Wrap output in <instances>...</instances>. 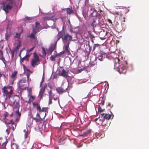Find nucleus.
Returning <instances> with one entry per match:
<instances>
[{
    "label": "nucleus",
    "mask_w": 149,
    "mask_h": 149,
    "mask_svg": "<svg viewBox=\"0 0 149 149\" xmlns=\"http://www.w3.org/2000/svg\"><path fill=\"white\" fill-rule=\"evenodd\" d=\"M33 106L36 107L38 112L37 113L36 117L33 118V120H35L37 123H40L43 118H45L46 113L48 112V107H42L41 109L40 104L35 103L33 104Z\"/></svg>",
    "instance_id": "f257e3e1"
},
{
    "label": "nucleus",
    "mask_w": 149,
    "mask_h": 149,
    "mask_svg": "<svg viewBox=\"0 0 149 149\" xmlns=\"http://www.w3.org/2000/svg\"><path fill=\"white\" fill-rule=\"evenodd\" d=\"M116 63L114 64V68L118 69L120 72L125 74L128 68V64L126 61L122 60L120 61L119 58L115 59Z\"/></svg>",
    "instance_id": "f03ea898"
},
{
    "label": "nucleus",
    "mask_w": 149,
    "mask_h": 149,
    "mask_svg": "<svg viewBox=\"0 0 149 149\" xmlns=\"http://www.w3.org/2000/svg\"><path fill=\"white\" fill-rule=\"evenodd\" d=\"M19 2V0H7L3 5V9L7 14L8 13L9 10H11L13 7H17L18 5Z\"/></svg>",
    "instance_id": "7ed1b4c3"
},
{
    "label": "nucleus",
    "mask_w": 149,
    "mask_h": 149,
    "mask_svg": "<svg viewBox=\"0 0 149 149\" xmlns=\"http://www.w3.org/2000/svg\"><path fill=\"white\" fill-rule=\"evenodd\" d=\"M30 74H27L26 75L27 80L26 77H24L22 78L17 83L18 87L19 89L22 90L26 89V87L25 86L26 83L27 81L29 83V81H31V79H29Z\"/></svg>",
    "instance_id": "20e7f679"
},
{
    "label": "nucleus",
    "mask_w": 149,
    "mask_h": 149,
    "mask_svg": "<svg viewBox=\"0 0 149 149\" xmlns=\"http://www.w3.org/2000/svg\"><path fill=\"white\" fill-rule=\"evenodd\" d=\"M3 95L6 97V99L10 98L13 94V87L11 86H4L2 88Z\"/></svg>",
    "instance_id": "39448f33"
},
{
    "label": "nucleus",
    "mask_w": 149,
    "mask_h": 149,
    "mask_svg": "<svg viewBox=\"0 0 149 149\" xmlns=\"http://www.w3.org/2000/svg\"><path fill=\"white\" fill-rule=\"evenodd\" d=\"M31 66L33 68L40 64V59L36 52L33 53V58L31 59Z\"/></svg>",
    "instance_id": "423d86ee"
},
{
    "label": "nucleus",
    "mask_w": 149,
    "mask_h": 149,
    "mask_svg": "<svg viewBox=\"0 0 149 149\" xmlns=\"http://www.w3.org/2000/svg\"><path fill=\"white\" fill-rule=\"evenodd\" d=\"M62 41L64 43H68L69 42L72 41V36L69 34L66 33L62 38Z\"/></svg>",
    "instance_id": "0eeeda50"
},
{
    "label": "nucleus",
    "mask_w": 149,
    "mask_h": 149,
    "mask_svg": "<svg viewBox=\"0 0 149 149\" xmlns=\"http://www.w3.org/2000/svg\"><path fill=\"white\" fill-rule=\"evenodd\" d=\"M111 114H110L106 113H101L100 114L101 118V119H100V120H101L102 122L104 121L105 119H106L107 120H109L111 119L112 115L113 116L112 118L113 117V115L111 111Z\"/></svg>",
    "instance_id": "6e6552de"
},
{
    "label": "nucleus",
    "mask_w": 149,
    "mask_h": 149,
    "mask_svg": "<svg viewBox=\"0 0 149 149\" xmlns=\"http://www.w3.org/2000/svg\"><path fill=\"white\" fill-rule=\"evenodd\" d=\"M7 126L8 128L13 131L15 129V128L16 125L15 124V123L13 121V120L11 119L9 122L7 123Z\"/></svg>",
    "instance_id": "1a4fd4ad"
},
{
    "label": "nucleus",
    "mask_w": 149,
    "mask_h": 149,
    "mask_svg": "<svg viewBox=\"0 0 149 149\" xmlns=\"http://www.w3.org/2000/svg\"><path fill=\"white\" fill-rule=\"evenodd\" d=\"M103 57L102 56H101L100 55H98V57H96L95 58L94 61H92V59H91L90 61V64L92 66H93L94 65L96 64L97 63V61H96L97 58H98V60L100 61H102Z\"/></svg>",
    "instance_id": "9d476101"
},
{
    "label": "nucleus",
    "mask_w": 149,
    "mask_h": 149,
    "mask_svg": "<svg viewBox=\"0 0 149 149\" xmlns=\"http://www.w3.org/2000/svg\"><path fill=\"white\" fill-rule=\"evenodd\" d=\"M37 32H38V31L36 30V29L34 28H33L31 33L30 36H28V37L30 38L33 40H37V37L35 36Z\"/></svg>",
    "instance_id": "9b49d317"
},
{
    "label": "nucleus",
    "mask_w": 149,
    "mask_h": 149,
    "mask_svg": "<svg viewBox=\"0 0 149 149\" xmlns=\"http://www.w3.org/2000/svg\"><path fill=\"white\" fill-rule=\"evenodd\" d=\"M68 72L65 71L64 69L62 70H59L58 73L59 75L62 77L67 78L68 76Z\"/></svg>",
    "instance_id": "f8f14e48"
},
{
    "label": "nucleus",
    "mask_w": 149,
    "mask_h": 149,
    "mask_svg": "<svg viewBox=\"0 0 149 149\" xmlns=\"http://www.w3.org/2000/svg\"><path fill=\"white\" fill-rule=\"evenodd\" d=\"M107 33V31L103 30L100 32L99 36L101 39H104L106 38L105 37L106 36Z\"/></svg>",
    "instance_id": "ddd939ff"
},
{
    "label": "nucleus",
    "mask_w": 149,
    "mask_h": 149,
    "mask_svg": "<svg viewBox=\"0 0 149 149\" xmlns=\"http://www.w3.org/2000/svg\"><path fill=\"white\" fill-rule=\"evenodd\" d=\"M70 43L69 42L68 43H64V45L63 47V48L64 49V51H65V52H67L69 54L70 53V52L69 49V45Z\"/></svg>",
    "instance_id": "4468645a"
},
{
    "label": "nucleus",
    "mask_w": 149,
    "mask_h": 149,
    "mask_svg": "<svg viewBox=\"0 0 149 149\" xmlns=\"http://www.w3.org/2000/svg\"><path fill=\"white\" fill-rule=\"evenodd\" d=\"M54 16L51 17H42L43 19L45 20H52L54 22H56L57 18H54Z\"/></svg>",
    "instance_id": "2eb2a0df"
},
{
    "label": "nucleus",
    "mask_w": 149,
    "mask_h": 149,
    "mask_svg": "<svg viewBox=\"0 0 149 149\" xmlns=\"http://www.w3.org/2000/svg\"><path fill=\"white\" fill-rule=\"evenodd\" d=\"M66 89H63V88L59 87L56 89V91L58 93L60 94H62L65 92Z\"/></svg>",
    "instance_id": "dca6fc26"
},
{
    "label": "nucleus",
    "mask_w": 149,
    "mask_h": 149,
    "mask_svg": "<svg viewBox=\"0 0 149 149\" xmlns=\"http://www.w3.org/2000/svg\"><path fill=\"white\" fill-rule=\"evenodd\" d=\"M18 73V72L16 71H14L13 72L10 76V77L12 80H15L17 78V75Z\"/></svg>",
    "instance_id": "f3484780"
},
{
    "label": "nucleus",
    "mask_w": 149,
    "mask_h": 149,
    "mask_svg": "<svg viewBox=\"0 0 149 149\" xmlns=\"http://www.w3.org/2000/svg\"><path fill=\"white\" fill-rule=\"evenodd\" d=\"M86 0H80L79 2V5L82 7L85 6Z\"/></svg>",
    "instance_id": "a211bd4d"
},
{
    "label": "nucleus",
    "mask_w": 149,
    "mask_h": 149,
    "mask_svg": "<svg viewBox=\"0 0 149 149\" xmlns=\"http://www.w3.org/2000/svg\"><path fill=\"white\" fill-rule=\"evenodd\" d=\"M65 34V32L64 31H61L58 32V35L59 37V38L58 39V40L60 38H61L62 39V38H63L64 35Z\"/></svg>",
    "instance_id": "6ab92c4d"
},
{
    "label": "nucleus",
    "mask_w": 149,
    "mask_h": 149,
    "mask_svg": "<svg viewBox=\"0 0 149 149\" xmlns=\"http://www.w3.org/2000/svg\"><path fill=\"white\" fill-rule=\"evenodd\" d=\"M35 28H34L36 29V30L38 32L39 31V29L40 28L41 26L40 23L38 22H36L35 23Z\"/></svg>",
    "instance_id": "aec40b11"
},
{
    "label": "nucleus",
    "mask_w": 149,
    "mask_h": 149,
    "mask_svg": "<svg viewBox=\"0 0 149 149\" xmlns=\"http://www.w3.org/2000/svg\"><path fill=\"white\" fill-rule=\"evenodd\" d=\"M31 54H27L20 59V61L21 62H23L24 60L28 61L29 58L30 57Z\"/></svg>",
    "instance_id": "412c9836"
},
{
    "label": "nucleus",
    "mask_w": 149,
    "mask_h": 149,
    "mask_svg": "<svg viewBox=\"0 0 149 149\" xmlns=\"http://www.w3.org/2000/svg\"><path fill=\"white\" fill-rule=\"evenodd\" d=\"M98 14L97 11L95 10L92 13H91L90 16L92 17H96L97 18V17Z\"/></svg>",
    "instance_id": "4be33fe9"
},
{
    "label": "nucleus",
    "mask_w": 149,
    "mask_h": 149,
    "mask_svg": "<svg viewBox=\"0 0 149 149\" xmlns=\"http://www.w3.org/2000/svg\"><path fill=\"white\" fill-rule=\"evenodd\" d=\"M45 91H44V89H41L40 90L39 95H38V97L39 98H40V99H42V95L44 93Z\"/></svg>",
    "instance_id": "5701e85b"
},
{
    "label": "nucleus",
    "mask_w": 149,
    "mask_h": 149,
    "mask_svg": "<svg viewBox=\"0 0 149 149\" xmlns=\"http://www.w3.org/2000/svg\"><path fill=\"white\" fill-rule=\"evenodd\" d=\"M88 12L90 14H91V13L94 11L95 10V8L93 7L89 6L88 7Z\"/></svg>",
    "instance_id": "b1692460"
},
{
    "label": "nucleus",
    "mask_w": 149,
    "mask_h": 149,
    "mask_svg": "<svg viewBox=\"0 0 149 149\" xmlns=\"http://www.w3.org/2000/svg\"><path fill=\"white\" fill-rule=\"evenodd\" d=\"M97 20V18L96 17H94L92 21L93 22L91 24V25L94 27L96 26V24L95 23L96 20Z\"/></svg>",
    "instance_id": "393cba45"
},
{
    "label": "nucleus",
    "mask_w": 149,
    "mask_h": 149,
    "mask_svg": "<svg viewBox=\"0 0 149 149\" xmlns=\"http://www.w3.org/2000/svg\"><path fill=\"white\" fill-rule=\"evenodd\" d=\"M8 113L7 112H4L2 116L3 119L4 120H5L6 118L8 117Z\"/></svg>",
    "instance_id": "a878e982"
},
{
    "label": "nucleus",
    "mask_w": 149,
    "mask_h": 149,
    "mask_svg": "<svg viewBox=\"0 0 149 149\" xmlns=\"http://www.w3.org/2000/svg\"><path fill=\"white\" fill-rule=\"evenodd\" d=\"M48 94L49 98H53L54 95V94H53L52 91L51 90H50L48 92Z\"/></svg>",
    "instance_id": "bb28decb"
},
{
    "label": "nucleus",
    "mask_w": 149,
    "mask_h": 149,
    "mask_svg": "<svg viewBox=\"0 0 149 149\" xmlns=\"http://www.w3.org/2000/svg\"><path fill=\"white\" fill-rule=\"evenodd\" d=\"M23 31V30L22 29L21 30V32L19 33H16V34L15 37L19 39L20 37L21 34L22 33Z\"/></svg>",
    "instance_id": "cd10ccee"
},
{
    "label": "nucleus",
    "mask_w": 149,
    "mask_h": 149,
    "mask_svg": "<svg viewBox=\"0 0 149 149\" xmlns=\"http://www.w3.org/2000/svg\"><path fill=\"white\" fill-rule=\"evenodd\" d=\"M66 10V13L70 15L73 12L72 10L69 8H67Z\"/></svg>",
    "instance_id": "c85d7f7f"
},
{
    "label": "nucleus",
    "mask_w": 149,
    "mask_h": 149,
    "mask_svg": "<svg viewBox=\"0 0 149 149\" xmlns=\"http://www.w3.org/2000/svg\"><path fill=\"white\" fill-rule=\"evenodd\" d=\"M105 20L104 18H102L99 20H98V22L100 24L102 25H103L104 24Z\"/></svg>",
    "instance_id": "c756f323"
},
{
    "label": "nucleus",
    "mask_w": 149,
    "mask_h": 149,
    "mask_svg": "<svg viewBox=\"0 0 149 149\" xmlns=\"http://www.w3.org/2000/svg\"><path fill=\"white\" fill-rule=\"evenodd\" d=\"M57 56V54H56L54 55H52L50 57V58L52 61H55L56 60L55 58Z\"/></svg>",
    "instance_id": "7c9ffc66"
},
{
    "label": "nucleus",
    "mask_w": 149,
    "mask_h": 149,
    "mask_svg": "<svg viewBox=\"0 0 149 149\" xmlns=\"http://www.w3.org/2000/svg\"><path fill=\"white\" fill-rule=\"evenodd\" d=\"M0 59L2 60H4V58L3 56V52L2 51L0 50Z\"/></svg>",
    "instance_id": "2f4dec72"
},
{
    "label": "nucleus",
    "mask_w": 149,
    "mask_h": 149,
    "mask_svg": "<svg viewBox=\"0 0 149 149\" xmlns=\"http://www.w3.org/2000/svg\"><path fill=\"white\" fill-rule=\"evenodd\" d=\"M24 132H25L24 134V137L25 139L26 138L28 137V135L29 134V132L27 130L24 129Z\"/></svg>",
    "instance_id": "473e14b6"
},
{
    "label": "nucleus",
    "mask_w": 149,
    "mask_h": 149,
    "mask_svg": "<svg viewBox=\"0 0 149 149\" xmlns=\"http://www.w3.org/2000/svg\"><path fill=\"white\" fill-rule=\"evenodd\" d=\"M10 35L8 34L7 32H6L5 34V39L7 41H8V39L10 37Z\"/></svg>",
    "instance_id": "72a5a7b5"
},
{
    "label": "nucleus",
    "mask_w": 149,
    "mask_h": 149,
    "mask_svg": "<svg viewBox=\"0 0 149 149\" xmlns=\"http://www.w3.org/2000/svg\"><path fill=\"white\" fill-rule=\"evenodd\" d=\"M97 18H98V20L102 18H104V17L103 15L100 14H98L97 17Z\"/></svg>",
    "instance_id": "f704fd0d"
},
{
    "label": "nucleus",
    "mask_w": 149,
    "mask_h": 149,
    "mask_svg": "<svg viewBox=\"0 0 149 149\" xmlns=\"http://www.w3.org/2000/svg\"><path fill=\"white\" fill-rule=\"evenodd\" d=\"M54 49L55 48L54 46H52L49 47V52L51 53H52Z\"/></svg>",
    "instance_id": "c9c22d12"
},
{
    "label": "nucleus",
    "mask_w": 149,
    "mask_h": 149,
    "mask_svg": "<svg viewBox=\"0 0 149 149\" xmlns=\"http://www.w3.org/2000/svg\"><path fill=\"white\" fill-rule=\"evenodd\" d=\"M98 112H100V113H101L102 112H103L104 111V109H102L101 107L99 106L98 108Z\"/></svg>",
    "instance_id": "e433bc0d"
},
{
    "label": "nucleus",
    "mask_w": 149,
    "mask_h": 149,
    "mask_svg": "<svg viewBox=\"0 0 149 149\" xmlns=\"http://www.w3.org/2000/svg\"><path fill=\"white\" fill-rule=\"evenodd\" d=\"M12 149H18V146L16 144H13V145Z\"/></svg>",
    "instance_id": "4c0bfd02"
},
{
    "label": "nucleus",
    "mask_w": 149,
    "mask_h": 149,
    "mask_svg": "<svg viewBox=\"0 0 149 149\" xmlns=\"http://www.w3.org/2000/svg\"><path fill=\"white\" fill-rule=\"evenodd\" d=\"M100 45L98 44H94L93 47V50L94 51L96 47H98Z\"/></svg>",
    "instance_id": "58836bf2"
},
{
    "label": "nucleus",
    "mask_w": 149,
    "mask_h": 149,
    "mask_svg": "<svg viewBox=\"0 0 149 149\" xmlns=\"http://www.w3.org/2000/svg\"><path fill=\"white\" fill-rule=\"evenodd\" d=\"M15 114L17 116H18L19 117L21 116V114L19 113L18 110L15 111Z\"/></svg>",
    "instance_id": "ea45409f"
},
{
    "label": "nucleus",
    "mask_w": 149,
    "mask_h": 149,
    "mask_svg": "<svg viewBox=\"0 0 149 149\" xmlns=\"http://www.w3.org/2000/svg\"><path fill=\"white\" fill-rule=\"evenodd\" d=\"M91 132V130H89L84 133L83 134L84 135L86 136L87 134L90 133Z\"/></svg>",
    "instance_id": "a19ab883"
},
{
    "label": "nucleus",
    "mask_w": 149,
    "mask_h": 149,
    "mask_svg": "<svg viewBox=\"0 0 149 149\" xmlns=\"http://www.w3.org/2000/svg\"><path fill=\"white\" fill-rule=\"evenodd\" d=\"M115 13L116 14L118 15H120L121 16H123V14L122 13L121 11H120V12H115Z\"/></svg>",
    "instance_id": "79ce46f5"
},
{
    "label": "nucleus",
    "mask_w": 149,
    "mask_h": 149,
    "mask_svg": "<svg viewBox=\"0 0 149 149\" xmlns=\"http://www.w3.org/2000/svg\"><path fill=\"white\" fill-rule=\"evenodd\" d=\"M35 98V97L34 96H31L29 98V100L32 102Z\"/></svg>",
    "instance_id": "37998d69"
},
{
    "label": "nucleus",
    "mask_w": 149,
    "mask_h": 149,
    "mask_svg": "<svg viewBox=\"0 0 149 149\" xmlns=\"http://www.w3.org/2000/svg\"><path fill=\"white\" fill-rule=\"evenodd\" d=\"M65 52V51H62L60 53L58 54H57V56H61V55H62V54H64Z\"/></svg>",
    "instance_id": "c03bdc74"
},
{
    "label": "nucleus",
    "mask_w": 149,
    "mask_h": 149,
    "mask_svg": "<svg viewBox=\"0 0 149 149\" xmlns=\"http://www.w3.org/2000/svg\"><path fill=\"white\" fill-rule=\"evenodd\" d=\"M47 84H45L41 88V89H44V91H45V88L47 87Z\"/></svg>",
    "instance_id": "a18cd8bd"
},
{
    "label": "nucleus",
    "mask_w": 149,
    "mask_h": 149,
    "mask_svg": "<svg viewBox=\"0 0 149 149\" xmlns=\"http://www.w3.org/2000/svg\"><path fill=\"white\" fill-rule=\"evenodd\" d=\"M105 53L102 51H101L100 52V55L102 56V57H103L104 55H105Z\"/></svg>",
    "instance_id": "49530a36"
},
{
    "label": "nucleus",
    "mask_w": 149,
    "mask_h": 149,
    "mask_svg": "<svg viewBox=\"0 0 149 149\" xmlns=\"http://www.w3.org/2000/svg\"><path fill=\"white\" fill-rule=\"evenodd\" d=\"M44 77H43L42 78V80L40 84V86L41 87L42 85V84L44 82Z\"/></svg>",
    "instance_id": "de8ad7c7"
},
{
    "label": "nucleus",
    "mask_w": 149,
    "mask_h": 149,
    "mask_svg": "<svg viewBox=\"0 0 149 149\" xmlns=\"http://www.w3.org/2000/svg\"><path fill=\"white\" fill-rule=\"evenodd\" d=\"M10 129H8V128L6 130V132H7L8 134H9V133L10 132Z\"/></svg>",
    "instance_id": "09e8293b"
},
{
    "label": "nucleus",
    "mask_w": 149,
    "mask_h": 149,
    "mask_svg": "<svg viewBox=\"0 0 149 149\" xmlns=\"http://www.w3.org/2000/svg\"><path fill=\"white\" fill-rule=\"evenodd\" d=\"M35 47V46H34V47H32L31 48V49H29V52H30L31 51H32L34 49Z\"/></svg>",
    "instance_id": "8fccbe9b"
},
{
    "label": "nucleus",
    "mask_w": 149,
    "mask_h": 149,
    "mask_svg": "<svg viewBox=\"0 0 149 149\" xmlns=\"http://www.w3.org/2000/svg\"><path fill=\"white\" fill-rule=\"evenodd\" d=\"M53 98H49V104H52V100Z\"/></svg>",
    "instance_id": "3c124183"
},
{
    "label": "nucleus",
    "mask_w": 149,
    "mask_h": 149,
    "mask_svg": "<svg viewBox=\"0 0 149 149\" xmlns=\"http://www.w3.org/2000/svg\"><path fill=\"white\" fill-rule=\"evenodd\" d=\"M107 20L109 22L110 24H112L113 23L111 20L109 19H107Z\"/></svg>",
    "instance_id": "603ef678"
},
{
    "label": "nucleus",
    "mask_w": 149,
    "mask_h": 149,
    "mask_svg": "<svg viewBox=\"0 0 149 149\" xmlns=\"http://www.w3.org/2000/svg\"><path fill=\"white\" fill-rule=\"evenodd\" d=\"M25 18L28 20H30L31 19V17H28L27 16Z\"/></svg>",
    "instance_id": "864d4df0"
},
{
    "label": "nucleus",
    "mask_w": 149,
    "mask_h": 149,
    "mask_svg": "<svg viewBox=\"0 0 149 149\" xmlns=\"http://www.w3.org/2000/svg\"><path fill=\"white\" fill-rule=\"evenodd\" d=\"M45 122L44 121V124L42 125V127H43V126H44V129H45L46 128V125H45Z\"/></svg>",
    "instance_id": "5fc2aeb1"
},
{
    "label": "nucleus",
    "mask_w": 149,
    "mask_h": 149,
    "mask_svg": "<svg viewBox=\"0 0 149 149\" xmlns=\"http://www.w3.org/2000/svg\"><path fill=\"white\" fill-rule=\"evenodd\" d=\"M3 4L2 3H0V11L1 10V8L2 7V6H3Z\"/></svg>",
    "instance_id": "6e6d98bb"
},
{
    "label": "nucleus",
    "mask_w": 149,
    "mask_h": 149,
    "mask_svg": "<svg viewBox=\"0 0 149 149\" xmlns=\"http://www.w3.org/2000/svg\"><path fill=\"white\" fill-rule=\"evenodd\" d=\"M19 46H20L19 45H17V47H16V49H19Z\"/></svg>",
    "instance_id": "4d7b16f0"
},
{
    "label": "nucleus",
    "mask_w": 149,
    "mask_h": 149,
    "mask_svg": "<svg viewBox=\"0 0 149 149\" xmlns=\"http://www.w3.org/2000/svg\"><path fill=\"white\" fill-rule=\"evenodd\" d=\"M19 121V119H16V122H18Z\"/></svg>",
    "instance_id": "13d9d810"
},
{
    "label": "nucleus",
    "mask_w": 149,
    "mask_h": 149,
    "mask_svg": "<svg viewBox=\"0 0 149 149\" xmlns=\"http://www.w3.org/2000/svg\"><path fill=\"white\" fill-rule=\"evenodd\" d=\"M15 80H13L11 82V84L13 85L14 83V81Z\"/></svg>",
    "instance_id": "bf43d9fd"
},
{
    "label": "nucleus",
    "mask_w": 149,
    "mask_h": 149,
    "mask_svg": "<svg viewBox=\"0 0 149 149\" xmlns=\"http://www.w3.org/2000/svg\"><path fill=\"white\" fill-rule=\"evenodd\" d=\"M98 120V118H96L95 119V121H96L97 120Z\"/></svg>",
    "instance_id": "052dcab7"
},
{
    "label": "nucleus",
    "mask_w": 149,
    "mask_h": 149,
    "mask_svg": "<svg viewBox=\"0 0 149 149\" xmlns=\"http://www.w3.org/2000/svg\"><path fill=\"white\" fill-rule=\"evenodd\" d=\"M123 21L124 22H125V17H123Z\"/></svg>",
    "instance_id": "680f3d73"
},
{
    "label": "nucleus",
    "mask_w": 149,
    "mask_h": 149,
    "mask_svg": "<svg viewBox=\"0 0 149 149\" xmlns=\"http://www.w3.org/2000/svg\"><path fill=\"white\" fill-rule=\"evenodd\" d=\"M13 113H12L10 115V117H12L13 116Z\"/></svg>",
    "instance_id": "e2e57ef3"
},
{
    "label": "nucleus",
    "mask_w": 149,
    "mask_h": 149,
    "mask_svg": "<svg viewBox=\"0 0 149 149\" xmlns=\"http://www.w3.org/2000/svg\"><path fill=\"white\" fill-rule=\"evenodd\" d=\"M82 70H79V72H81V71H82Z\"/></svg>",
    "instance_id": "0e129e2a"
},
{
    "label": "nucleus",
    "mask_w": 149,
    "mask_h": 149,
    "mask_svg": "<svg viewBox=\"0 0 149 149\" xmlns=\"http://www.w3.org/2000/svg\"><path fill=\"white\" fill-rule=\"evenodd\" d=\"M111 105V104H110V103H109V104H108V106H110Z\"/></svg>",
    "instance_id": "69168bd1"
},
{
    "label": "nucleus",
    "mask_w": 149,
    "mask_h": 149,
    "mask_svg": "<svg viewBox=\"0 0 149 149\" xmlns=\"http://www.w3.org/2000/svg\"><path fill=\"white\" fill-rule=\"evenodd\" d=\"M1 76H2V74L0 73V78H1Z\"/></svg>",
    "instance_id": "338daca9"
},
{
    "label": "nucleus",
    "mask_w": 149,
    "mask_h": 149,
    "mask_svg": "<svg viewBox=\"0 0 149 149\" xmlns=\"http://www.w3.org/2000/svg\"><path fill=\"white\" fill-rule=\"evenodd\" d=\"M55 149H59L58 148H55Z\"/></svg>",
    "instance_id": "774afa93"
}]
</instances>
